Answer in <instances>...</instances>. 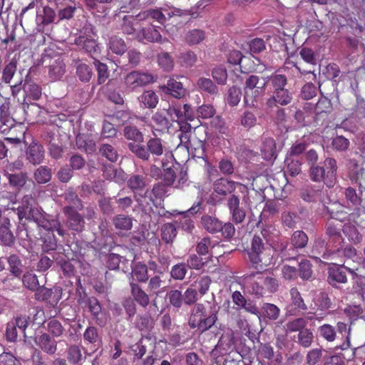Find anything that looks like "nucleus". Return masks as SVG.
<instances>
[{"label": "nucleus", "mask_w": 365, "mask_h": 365, "mask_svg": "<svg viewBox=\"0 0 365 365\" xmlns=\"http://www.w3.org/2000/svg\"><path fill=\"white\" fill-rule=\"evenodd\" d=\"M34 201L31 196L26 195L22 198L21 205L17 208L19 220L25 218L28 221L27 224L23 225L27 240L33 241L41 237L42 229L46 231H56L60 237L65 238L68 235L67 230L58 217H52L41 207H34Z\"/></svg>", "instance_id": "1"}, {"label": "nucleus", "mask_w": 365, "mask_h": 365, "mask_svg": "<svg viewBox=\"0 0 365 365\" xmlns=\"http://www.w3.org/2000/svg\"><path fill=\"white\" fill-rule=\"evenodd\" d=\"M220 307L215 302L195 304L190 310L188 325L191 329H197L203 333L215 326L218 321Z\"/></svg>", "instance_id": "2"}, {"label": "nucleus", "mask_w": 365, "mask_h": 365, "mask_svg": "<svg viewBox=\"0 0 365 365\" xmlns=\"http://www.w3.org/2000/svg\"><path fill=\"white\" fill-rule=\"evenodd\" d=\"M266 83L272 92L264 103L267 110H272L278 106H286L292 102L294 94L286 88L288 78L285 75L272 73L266 78Z\"/></svg>", "instance_id": "3"}, {"label": "nucleus", "mask_w": 365, "mask_h": 365, "mask_svg": "<svg viewBox=\"0 0 365 365\" xmlns=\"http://www.w3.org/2000/svg\"><path fill=\"white\" fill-rule=\"evenodd\" d=\"M272 250L268 242L259 237H253L250 247L247 250L249 261L256 269H263L272 262Z\"/></svg>", "instance_id": "4"}, {"label": "nucleus", "mask_w": 365, "mask_h": 365, "mask_svg": "<svg viewBox=\"0 0 365 365\" xmlns=\"http://www.w3.org/2000/svg\"><path fill=\"white\" fill-rule=\"evenodd\" d=\"M260 78L255 74L247 75L243 84V101L245 106L250 108H257L261 98L264 96L266 87V78L262 86H259Z\"/></svg>", "instance_id": "5"}, {"label": "nucleus", "mask_w": 365, "mask_h": 365, "mask_svg": "<svg viewBox=\"0 0 365 365\" xmlns=\"http://www.w3.org/2000/svg\"><path fill=\"white\" fill-rule=\"evenodd\" d=\"M129 150L138 158L143 160H150V155L160 156L163 153V146L162 140L159 138H151L147 143L146 145L130 144Z\"/></svg>", "instance_id": "6"}, {"label": "nucleus", "mask_w": 365, "mask_h": 365, "mask_svg": "<svg viewBox=\"0 0 365 365\" xmlns=\"http://www.w3.org/2000/svg\"><path fill=\"white\" fill-rule=\"evenodd\" d=\"M309 237L302 230L294 231L290 237V247L287 245L281 249L282 257L284 260H295L298 257L299 250L305 248L308 244Z\"/></svg>", "instance_id": "7"}, {"label": "nucleus", "mask_w": 365, "mask_h": 365, "mask_svg": "<svg viewBox=\"0 0 365 365\" xmlns=\"http://www.w3.org/2000/svg\"><path fill=\"white\" fill-rule=\"evenodd\" d=\"M63 212L66 215L65 226L63 227L68 231H71L73 235L81 233L85 230V220L83 216L79 213L73 207L66 206L63 209ZM68 235L63 238L65 240Z\"/></svg>", "instance_id": "8"}, {"label": "nucleus", "mask_w": 365, "mask_h": 365, "mask_svg": "<svg viewBox=\"0 0 365 365\" xmlns=\"http://www.w3.org/2000/svg\"><path fill=\"white\" fill-rule=\"evenodd\" d=\"M356 270L357 269L350 268L344 264H334L328 268L327 282L331 286L337 287L339 284H346L347 282V273L351 274L353 279L358 277Z\"/></svg>", "instance_id": "9"}, {"label": "nucleus", "mask_w": 365, "mask_h": 365, "mask_svg": "<svg viewBox=\"0 0 365 365\" xmlns=\"http://www.w3.org/2000/svg\"><path fill=\"white\" fill-rule=\"evenodd\" d=\"M34 299L40 302H46L50 307L54 308L61 298V289L48 288L45 284L40 285L34 292Z\"/></svg>", "instance_id": "10"}, {"label": "nucleus", "mask_w": 365, "mask_h": 365, "mask_svg": "<svg viewBox=\"0 0 365 365\" xmlns=\"http://www.w3.org/2000/svg\"><path fill=\"white\" fill-rule=\"evenodd\" d=\"M43 63L48 69V75L53 81L60 79L66 72V64L60 56L54 57L44 56Z\"/></svg>", "instance_id": "11"}, {"label": "nucleus", "mask_w": 365, "mask_h": 365, "mask_svg": "<svg viewBox=\"0 0 365 365\" xmlns=\"http://www.w3.org/2000/svg\"><path fill=\"white\" fill-rule=\"evenodd\" d=\"M148 339V337L143 336L137 343L130 346V350L133 353V361H139L135 365H153L155 364L157 359L153 355L143 359L147 351L146 341Z\"/></svg>", "instance_id": "12"}, {"label": "nucleus", "mask_w": 365, "mask_h": 365, "mask_svg": "<svg viewBox=\"0 0 365 365\" xmlns=\"http://www.w3.org/2000/svg\"><path fill=\"white\" fill-rule=\"evenodd\" d=\"M344 226L340 222L333 220L327 221L325 225V238L329 242V244L336 247L343 242L344 238L341 235Z\"/></svg>", "instance_id": "13"}, {"label": "nucleus", "mask_w": 365, "mask_h": 365, "mask_svg": "<svg viewBox=\"0 0 365 365\" xmlns=\"http://www.w3.org/2000/svg\"><path fill=\"white\" fill-rule=\"evenodd\" d=\"M74 43L78 48L84 51L91 58L96 59V57L101 53V47L98 41L86 36H79L76 38Z\"/></svg>", "instance_id": "14"}, {"label": "nucleus", "mask_w": 365, "mask_h": 365, "mask_svg": "<svg viewBox=\"0 0 365 365\" xmlns=\"http://www.w3.org/2000/svg\"><path fill=\"white\" fill-rule=\"evenodd\" d=\"M293 117L300 127L309 126L318 121L314 113V106L308 103H305L302 108L297 109Z\"/></svg>", "instance_id": "15"}, {"label": "nucleus", "mask_w": 365, "mask_h": 365, "mask_svg": "<svg viewBox=\"0 0 365 365\" xmlns=\"http://www.w3.org/2000/svg\"><path fill=\"white\" fill-rule=\"evenodd\" d=\"M227 206L231 215L232 220L235 224L243 222L246 217V210L240 204L238 195L232 194L227 200Z\"/></svg>", "instance_id": "16"}, {"label": "nucleus", "mask_w": 365, "mask_h": 365, "mask_svg": "<svg viewBox=\"0 0 365 365\" xmlns=\"http://www.w3.org/2000/svg\"><path fill=\"white\" fill-rule=\"evenodd\" d=\"M153 81V76L148 73L137 71L128 73L125 77V83L130 89L145 86Z\"/></svg>", "instance_id": "17"}, {"label": "nucleus", "mask_w": 365, "mask_h": 365, "mask_svg": "<svg viewBox=\"0 0 365 365\" xmlns=\"http://www.w3.org/2000/svg\"><path fill=\"white\" fill-rule=\"evenodd\" d=\"M34 342L43 352L48 355H54L57 351L58 342L48 333L41 332L36 334Z\"/></svg>", "instance_id": "18"}, {"label": "nucleus", "mask_w": 365, "mask_h": 365, "mask_svg": "<svg viewBox=\"0 0 365 365\" xmlns=\"http://www.w3.org/2000/svg\"><path fill=\"white\" fill-rule=\"evenodd\" d=\"M85 303L91 313V318L98 326L103 327L106 319L102 312V307L98 299L94 297H87Z\"/></svg>", "instance_id": "19"}, {"label": "nucleus", "mask_w": 365, "mask_h": 365, "mask_svg": "<svg viewBox=\"0 0 365 365\" xmlns=\"http://www.w3.org/2000/svg\"><path fill=\"white\" fill-rule=\"evenodd\" d=\"M323 186L321 185L306 184L299 190V197L307 202H317L322 197Z\"/></svg>", "instance_id": "20"}, {"label": "nucleus", "mask_w": 365, "mask_h": 365, "mask_svg": "<svg viewBox=\"0 0 365 365\" xmlns=\"http://www.w3.org/2000/svg\"><path fill=\"white\" fill-rule=\"evenodd\" d=\"M334 248L335 247L329 244L326 238L317 237L314 240L312 252L319 255V257H315L316 258L322 257L324 259H332Z\"/></svg>", "instance_id": "21"}, {"label": "nucleus", "mask_w": 365, "mask_h": 365, "mask_svg": "<svg viewBox=\"0 0 365 365\" xmlns=\"http://www.w3.org/2000/svg\"><path fill=\"white\" fill-rule=\"evenodd\" d=\"M130 288V294L133 299L143 308H146L150 302V296L141 287V286L135 282L132 278L129 282Z\"/></svg>", "instance_id": "22"}, {"label": "nucleus", "mask_w": 365, "mask_h": 365, "mask_svg": "<svg viewBox=\"0 0 365 365\" xmlns=\"http://www.w3.org/2000/svg\"><path fill=\"white\" fill-rule=\"evenodd\" d=\"M44 148L36 143H31L26 150V159L32 165L41 164L44 159Z\"/></svg>", "instance_id": "23"}, {"label": "nucleus", "mask_w": 365, "mask_h": 365, "mask_svg": "<svg viewBox=\"0 0 365 365\" xmlns=\"http://www.w3.org/2000/svg\"><path fill=\"white\" fill-rule=\"evenodd\" d=\"M136 39L140 41L145 43L146 42H160L162 36L159 31L154 26H148L141 28L136 33Z\"/></svg>", "instance_id": "24"}, {"label": "nucleus", "mask_w": 365, "mask_h": 365, "mask_svg": "<svg viewBox=\"0 0 365 365\" xmlns=\"http://www.w3.org/2000/svg\"><path fill=\"white\" fill-rule=\"evenodd\" d=\"M237 185L240 184L226 178H220L214 182L213 190L216 194L225 197L232 194L235 190Z\"/></svg>", "instance_id": "25"}, {"label": "nucleus", "mask_w": 365, "mask_h": 365, "mask_svg": "<svg viewBox=\"0 0 365 365\" xmlns=\"http://www.w3.org/2000/svg\"><path fill=\"white\" fill-rule=\"evenodd\" d=\"M162 90L165 93H169L173 97L180 99L185 96L187 91L182 83L174 78H170L167 85L162 86Z\"/></svg>", "instance_id": "26"}, {"label": "nucleus", "mask_w": 365, "mask_h": 365, "mask_svg": "<svg viewBox=\"0 0 365 365\" xmlns=\"http://www.w3.org/2000/svg\"><path fill=\"white\" fill-rule=\"evenodd\" d=\"M123 134L125 138L130 141L127 145L128 149L130 144L142 145L144 141L143 133L135 125H125Z\"/></svg>", "instance_id": "27"}, {"label": "nucleus", "mask_w": 365, "mask_h": 365, "mask_svg": "<svg viewBox=\"0 0 365 365\" xmlns=\"http://www.w3.org/2000/svg\"><path fill=\"white\" fill-rule=\"evenodd\" d=\"M0 241L4 246L11 247L14 245L15 237L11 230L10 220L4 217L0 225Z\"/></svg>", "instance_id": "28"}, {"label": "nucleus", "mask_w": 365, "mask_h": 365, "mask_svg": "<svg viewBox=\"0 0 365 365\" xmlns=\"http://www.w3.org/2000/svg\"><path fill=\"white\" fill-rule=\"evenodd\" d=\"M8 270L12 276L20 279L24 273L25 266L20 257L16 254L10 255L7 258Z\"/></svg>", "instance_id": "29"}, {"label": "nucleus", "mask_w": 365, "mask_h": 365, "mask_svg": "<svg viewBox=\"0 0 365 365\" xmlns=\"http://www.w3.org/2000/svg\"><path fill=\"white\" fill-rule=\"evenodd\" d=\"M114 0H84L88 10L93 14L106 15L109 9L108 5L112 4Z\"/></svg>", "instance_id": "30"}, {"label": "nucleus", "mask_w": 365, "mask_h": 365, "mask_svg": "<svg viewBox=\"0 0 365 365\" xmlns=\"http://www.w3.org/2000/svg\"><path fill=\"white\" fill-rule=\"evenodd\" d=\"M261 153L266 160H274L277 158L276 143L270 137H264L261 146Z\"/></svg>", "instance_id": "31"}, {"label": "nucleus", "mask_w": 365, "mask_h": 365, "mask_svg": "<svg viewBox=\"0 0 365 365\" xmlns=\"http://www.w3.org/2000/svg\"><path fill=\"white\" fill-rule=\"evenodd\" d=\"M128 259L118 254L109 253L107 255L106 262V267L110 270H118L120 269V264H122V270L126 272L125 269L128 268Z\"/></svg>", "instance_id": "32"}, {"label": "nucleus", "mask_w": 365, "mask_h": 365, "mask_svg": "<svg viewBox=\"0 0 365 365\" xmlns=\"http://www.w3.org/2000/svg\"><path fill=\"white\" fill-rule=\"evenodd\" d=\"M85 349L78 344H71L66 350V360L69 364L76 365L83 359V351Z\"/></svg>", "instance_id": "33"}, {"label": "nucleus", "mask_w": 365, "mask_h": 365, "mask_svg": "<svg viewBox=\"0 0 365 365\" xmlns=\"http://www.w3.org/2000/svg\"><path fill=\"white\" fill-rule=\"evenodd\" d=\"M336 330L339 334L341 335L342 337H344V341L340 344L336 345L334 347L335 351L339 349L341 351L347 350L351 347V341H350V335H351V328L348 326L347 324L339 322L336 324Z\"/></svg>", "instance_id": "34"}, {"label": "nucleus", "mask_w": 365, "mask_h": 365, "mask_svg": "<svg viewBox=\"0 0 365 365\" xmlns=\"http://www.w3.org/2000/svg\"><path fill=\"white\" fill-rule=\"evenodd\" d=\"M280 314L279 308L271 303H264L262 306L259 318H262L266 322L267 321L277 320Z\"/></svg>", "instance_id": "35"}, {"label": "nucleus", "mask_w": 365, "mask_h": 365, "mask_svg": "<svg viewBox=\"0 0 365 365\" xmlns=\"http://www.w3.org/2000/svg\"><path fill=\"white\" fill-rule=\"evenodd\" d=\"M202 227L210 234H216L222 229V221L214 216L205 215L201 217Z\"/></svg>", "instance_id": "36"}, {"label": "nucleus", "mask_w": 365, "mask_h": 365, "mask_svg": "<svg viewBox=\"0 0 365 365\" xmlns=\"http://www.w3.org/2000/svg\"><path fill=\"white\" fill-rule=\"evenodd\" d=\"M76 145L78 149L91 155L96 151V145L93 140L87 138L83 134H78L76 137Z\"/></svg>", "instance_id": "37"}, {"label": "nucleus", "mask_w": 365, "mask_h": 365, "mask_svg": "<svg viewBox=\"0 0 365 365\" xmlns=\"http://www.w3.org/2000/svg\"><path fill=\"white\" fill-rule=\"evenodd\" d=\"M135 327L140 331L149 332L154 327V320L150 314H138L135 321Z\"/></svg>", "instance_id": "38"}, {"label": "nucleus", "mask_w": 365, "mask_h": 365, "mask_svg": "<svg viewBox=\"0 0 365 365\" xmlns=\"http://www.w3.org/2000/svg\"><path fill=\"white\" fill-rule=\"evenodd\" d=\"M5 176L8 179L9 185L18 190L22 188L26 185L28 179L27 173L22 171L16 173L6 172Z\"/></svg>", "instance_id": "39"}, {"label": "nucleus", "mask_w": 365, "mask_h": 365, "mask_svg": "<svg viewBox=\"0 0 365 365\" xmlns=\"http://www.w3.org/2000/svg\"><path fill=\"white\" fill-rule=\"evenodd\" d=\"M56 18V11L48 6H43L42 12L37 11L36 13V21L38 24H42L43 26L53 23Z\"/></svg>", "instance_id": "40"}, {"label": "nucleus", "mask_w": 365, "mask_h": 365, "mask_svg": "<svg viewBox=\"0 0 365 365\" xmlns=\"http://www.w3.org/2000/svg\"><path fill=\"white\" fill-rule=\"evenodd\" d=\"M147 177L144 174H133L128 180V187L134 192L143 190L146 185Z\"/></svg>", "instance_id": "41"}, {"label": "nucleus", "mask_w": 365, "mask_h": 365, "mask_svg": "<svg viewBox=\"0 0 365 365\" xmlns=\"http://www.w3.org/2000/svg\"><path fill=\"white\" fill-rule=\"evenodd\" d=\"M108 46L113 53L119 56H122L128 49L125 41L115 35H113L109 38Z\"/></svg>", "instance_id": "42"}, {"label": "nucleus", "mask_w": 365, "mask_h": 365, "mask_svg": "<svg viewBox=\"0 0 365 365\" xmlns=\"http://www.w3.org/2000/svg\"><path fill=\"white\" fill-rule=\"evenodd\" d=\"M177 234V226L174 223L168 222L164 224L161 227V239L168 245H172L173 243Z\"/></svg>", "instance_id": "43"}, {"label": "nucleus", "mask_w": 365, "mask_h": 365, "mask_svg": "<svg viewBox=\"0 0 365 365\" xmlns=\"http://www.w3.org/2000/svg\"><path fill=\"white\" fill-rule=\"evenodd\" d=\"M135 277V282L145 283L149 279L148 271L147 265L141 262H137L132 269V277ZM130 279V280H131Z\"/></svg>", "instance_id": "44"}, {"label": "nucleus", "mask_w": 365, "mask_h": 365, "mask_svg": "<svg viewBox=\"0 0 365 365\" xmlns=\"http://www.w3.org/2000/svg\"><path fill=\"white\" fill-rule=\"evenodd\" d=\"M344 195L346 200L350 202L352 205L358 206L362 204L365 205V196L362 191L358 190V192L356 189L352 187H348L346 188Z\"/></svg>", "instance_id": "45"}, {"label": "nucleus", "mask_w": 365, "mask_h": 365, "mask_svg": "<svg viewBox=\"0 0 365 365\" xmlns=\"http://www.w3.org/2000/svg\"><path fill=\"white\" fill-rule=\"evenodd\" d=\"M313 302L314 307L312 308V309L317 308V309L325 311L329 309L331 305L328 294L322 291L315 293Z\"/></svg>", "instance_id": "46"}, {"label": "nucleus", "mask_w": 365, "mask_h": 365, "mask_svg": "<svg viewBox=\"0 0 365 365\" xmlns=\"http://www.w3.org/2000/svg\"><path fill=\"white\" fill-rule=\"evenodd\" d=\"M20 279H21L23 286L33 292L41 285L38 276L32 272H24Z\"/></svg>", "instance_id": "47"}, {"label": "nucleus", "mask_w": 365, "mask_h": 365, "mask_svg": "<svg viewBox=\"0 0 365 365\" xmlns=\"http://www.w3.org/2000/svg\"><path fill=\"white\" fill-rule=\"evenodd\" d=\"M332 111V104L331 100L327 97L322 96L314 106V113L316 115L317 120L320 115L328 114Z\"/></svg>", "instance_id": "48"}, {"label": "nucleus", "mask_w": 365, "mask_h": 365, "mask_svg": "<svg viewBox=\"0 0 365 365\" xmlns=\"http://www.w3.org/2000/svg\"><path fill=\"white\" fill-rule=\"evenodd\" d=\"M54 231H48L44 236L41 234V237L38 240H41L42 242V250L44 252H49L51 251H55L57 249L58 244L57 240L53 235Z\"/></svg>", "instance_id": "49"}, {"label": "nucleus", "mask_w": 365, "mask_h": 365, "mask_svg": "<svg viewBox=\"0 0 365 365\" xmlns=\"http://www.w3.org/2000/svg\"><path fill=\"white\" fill-rule=\"evenodd\" d=\"M46 329L48 331V334L53 338L62 336L66 331V329L61 322L56 318H51L48 320Z\"/></svg>", "instance_id": "50"}, {"label": "nucleus", "mask_w": 365, "mask_h": 365, "mask_svg": "<svg viewBox=\"0 0 365 365\" xmlns=\"http://www.w3.org/2000/svg\"><path fill=\"white\" fill-rule=\"evenodd\" d=\"M76 74L80 81L88 83L93 77V68L85 63H79L76 65Z\"/></svg>", "instance_id": "51"}, {"label": "nucleus", "mask_w": 365, "mask_h": 365, "mask_svg": "<svg viewBox=\"0 0 365 365\" xmlns=\"http://www.w3.org/2000/svg\"><path fill=\"white\" fill-rule=\"evenodd\" d=\"M113 224L117 230L128 231L133 227V218L123 214L116 215L113 218Z\"/></svg>", "instance_id": "52"}, {"label": "nucleus", "mask_w": 365, "mask_h": 365, "mask_svg": "<svg viewBox=\"0 0 365 365\" xmlns=\"http://www.w3.org/2000/svg\"><path fill=\"white\" fill-rule=\"evenodd\" d=\"M138 99L145 108L150 109L155 108L158 103V96L152 90L145 91Z\"/></svg>", "instance_id": "53"}, {"label": "nucleus", "mask_w": 365, "mask_h": 365, "mask_svg": "<svg viewBox=\"0 0 365 365\" xmlns=\"http://www.w3.org/2000/svg\"><path fill=\"white\" fill-rule=\"evenodd\" d=\"M197 86L201 91L205 92L210 95L214 96L219 93L218 87L210 78L204 77L198 78Z\"/></svg>", "instance_id": "54"}, {"label": "nucleus", "mask_w": 365, "mask_h": 365, "mask_svg": "<svg viewBox=\"0 0 365 365\" xmlns=\"http://www.w3.org/2000/svg\"><path fill=\"white\" fill-rule=\"evenodd\" d=\"M324 166L326 167L327 178L329 179V182H325L329 187L333 186L334 184L335 176L337 170L336 161L334 158H327L324 160Z\"/></svg>", "instance_id": "55"}, {"label": "nucleus", "mask_w": 365, "mask_h": 365, "mask_svg": "<svg viewBox=\"0 0 365 365\" xmlns=\"http://www.w3.org/2000/svg\"><path fill=\"white\" fill-rule=\"evenodd\" d=\"M290 296L292 304L297 309L299 312H305L308 310V307L305 304L304 299L302 298L300 292L298 291L297 288L293 287L290 289Z\"/></svg>", "instance_id": "56"}, {"label": "nucleus", "mask_w": 365, "mask_h": 365, "mask_svg": "<svg viewBox=\"0 0 365 365\" xmlns=\"http://www.w3.org/2000/svg\"><path fill=\"white\" fill-rule=\"evenodd\" d=\"M205 259V258H203L202 256L197 254H190L187 257L185 264L187 265V268L200 270L202 269L207 263V260Z\"/></svg>", "instance_id": "57"}, {"label": "nucleus", "mask_w": 365, "mask_h": 365, "mask_svg": "<svg viewBox=\"0 0 365 365\" xmlns=\"http://www.w3.org/2000/svg\"><path fill=\"white\" fill-rule=\"evenodd\" d=\"M51 169L47 166H40L34 172V177L38 184H45L51 179Z\"/></svg>", "instance_id": "58"}, {"label": "nucleus", "mask_w": 365, "mask_h": 365, "mask_svg": "<svg viewBox=\"0 0 365 365\" xmlns=\"http://www.w3.org/2000/svg\"><path fill=\"white\" fill-rule=\"evenodd\" d=\"M284 163L287 165V172L292 177H295L301 173L302 163L299 158L286 157Z\"/></svg>", "instance_id": "59"}, {"label": "nucleus", "mask_w": 365, "mask_h": 365, "mask_svg": "<svg viewBox=\"0 0 365 365\" xmlns=\"http://www.w3.org/2000/svg\"><path fill=\"white\" fill-rule=\"evenodd\" d=\"M297 339L299 345L304 348H309L313 343L314 334L310 329L307 328L298 332Z\"/></svg>", "instance_id": "60"}, {"label": "nucleus", "mask_w": 365, "mask_h": 365, "mask_svg": "<svg viewBox=\"0 0 365 365\" xmlns=\"http://www.w3.org/2000/svg\"><path fill=\"white\" fill-rule=\"evenodd\" d=\"M99 154L110 162H116L118 159V154L116 149L110 144L102 143L99 147Z\"/></svg>", "instance_id": "61"}, {"label": "nucleus", "mask_w": 365, "mask_h": 365, "mask_svg": "<svg viewBox=\"0 0 365 365\" xmlns=\"http://www.w3.org/2000/svg\"><path fill=\"white\" fill-rule=\"evenodd\" d=\"M349 176L351 182L357 185L358 190L362 191L365 197V169L361 168L357 171H352Z\"/></svg>", "instance_id": "62"}, {"label": "nucleus", "mask_w": 365, "mask_h": 365, "mask_svg": "<svg viewBox=\"0 0 365 365\" xmlns=\"http://www.w3.org/2000/svg\"><path fill=\"white\" fill-rule=\"evenodd\" d=\"M178 58L180 64L185 68L192 67L197 61V55L192 51L181 52Z\"/></svg>", "instance_id": "63"}, {"label": "nucleus", "mask_w": 365, "mask_h": 365, "mask_svg": "<svg viewBox=\"0 0 365 365\" xmlns=\"http://www.w3.org/2000/svg\"><path fill=\"white\" fill-rule=\"evenodd\" d=\"M319 336L328 342L334 341L336 338V331L330 324H324L318 328Z\"/></svg>", "instance_id": "64"}]
</instances>
